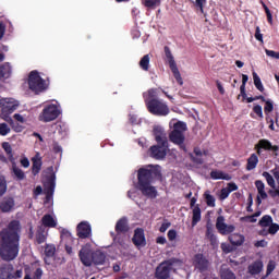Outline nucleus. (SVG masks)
Masks as SVG:
<instances>
[{
	"mask_svg": "<svg viewBox=\"0 0 279 279\" xmlns=\"http://www.w3.org/2000/svg\"><path fill=\"white\" fill-rule=\"evenodd\" d=\"M21 222L12 220L5 229L0 232V256L2 260H14L19 256V243L21 241Z\"/></svg>",
	"mask_w": 279,
	"mask_h": 279,
	"instance_id": "f257e3e1",
	"label": "nucleus"
},
{
	"mask_svg": "<svg viewBox=\"0 0 279 279\" xmlns=\"http://www.w3.org/2000/svg\"><path fill=\"white\" fill-rule=\"evenodd\" d=\"M156 175H158V172L151 167L140 168L137 171V189L148 199H156L158 197V190L151 185Z\"/></svg>",
	"mask_w": 279,
	"mask_h": 279,
	"instance_id": "f03ea898",
	"label": "nucleus"
},
{
	"mask_svg": "<svg viewBox=\"0 0 279 279\" xmlns=\"http://www.w3.org/2000/svg\"><path fill=\"white\" fill-rule=\"evenodd\" d=\"M160 88H150L143 94L145 106L150 114L155 117H167L169 114V106L162 99L158 98Z\"/></svg>",
	"mask_w": 279,
	"mask_h": 279,
	"instance_id": "7ed1b4c3",
	"label": "nucleus"
},
{
	"mask_svg": "<svg viewBox=\"0 0 279 279\" xmlns=\"http://www.w3.org/2000/svg\"><path fill=\"white\" fill-rule=\"evenodd\" d=\"M189 128L186 124L182 121H178L173 124L172 131L169 133V141L170 143H173V145H178L179 149L184 151L186 154V144H184V141H186V136L184 135V132H186Z\"/></svg>",
	"mask_w": 279,
	"mask_h": 279,
	"instance_id": "20e7f679",
	"label": "nucleus"
},
{
	"mask_svg": "<svg viewBox=\"0 0 279 279\" xmlns=\"http://www.w3.org/2000/svg\"><path fill=\"white\" fill-rule=\"evenodd\" d=\"M28 88L35 95H40V93H45L49 88V78L45 81V78L40 77L38 71L34 70L28 75Z\"/></svg>",
	"mask_w": 279,
	"mask_h": 279,
	"instance_id": "39448f33",
	"label": "nucleus"
},
{
	"mask_svg": "<svg viewBox=\"0 0 279 279\" xmlns=\"http://www.w3.org/2000/svg\"><path fill=\"white\" fill-rule=\"evenodd\" d=\"M254 150L256 151L257 156H265V154H263L264 151H267L268 154H270V156L272 158H278L279 154V146L278 145H274L271 143V141L267 140V138H262L259 140L255 146H254Z\"/></svg>",
	"mask_w": 279,
	"mask_h": 279,
	"instance_id": "423d86ee",
	"label": "nucleus"
},
{
	"mask_svg": "<svg viewBox=\"0 0 279 279\" xmlns=\"http://www.w3.org/2000/svg\"><path fill=\"white\" fill-rule=\"evenodd\" d=\"M60 117V109L58 105L51 104L46 106L40 112L38 119L43 123H51V121H56Z\"/></svg>",
	"mask_w": 279,
	"mask_h": 279,
	"instance_id": "0eeeda50",
	"label": "nucleus"
},
{
	"mask_svg": "<svg viewBox=\"0 0 279 279\" xmlns=\"http://www.w3.org/2000/svg\"><path fill=\"white\" fill-rule=\"evenodd\" d=\"M47 171H49V173L51 174L48 177L47 182L45 183V204L51 202V199L53 198V193H56V172H53V166L48 167Z\"/></svg>",
	"mask_w": 279,
	"mask_h": 279,
	"instance_id": "6e6552de",
	"label": "nucleus"
},
{
	"mask_svg": "<svg viewBox=\"0 0 279 279\" xmlns=\"http://www.w3.org/2000/svg\"><path fill=\"white\" fill-rule=\"evenodd\" d=\"M175 259H167L162 262L155 272V278L157 279H169L171 276V267H173Z\"/></svg>",
	"mask_w": 279,
	"mask_h": 279,
	"instance_id": "1a4fd4ad",
	"label": "nucleus"
},
{
	"mask_svg": "<svg viewBox=\"0 0 279 279\" xmlns=\"http://www.w3.org/2000/svg\"><path fill=\"white\" fill-rule=\"evenodd\" d=\"M19 108V102L12 98H1L0 99V112L8 117V114H12L14 110Z\"/></svg>",
	"mask_w": 279,
	"mask_h": 279,
	"instance_id": "9d476101",
	"label": "nucleus"
},
{
	"mask_svg": "<svg viewBox=\"0 0 279 279\" xmlns=\"http://www.w3.org/2000/svg\"><path fill=\"white\" fill-rule=\"evenodd\" d=\"M167 149H169V144H157L149 148V156L155 160H162L167 157Z\"/></svg>",
	"mask_w": 279,
	"mask_h": 279,
	"instance_id": "9b49d317",
	"label": "nucleus"
},
{
	"mask_svg": "<svg viewBox=\"0 0 279 279\" xmlns=\"http://www.w3.org/2000/svg\"><path fill=\"white\" fill-rule=\"evenodd\" d=\"M94 252L95 251H93L90 248V246H88V245H85L81 248V251L78 253V258L85 267H92L93 266V254H94Z\"/></svg>",
	"mask_w": 279,
	"mask_h": 279,
	"instance_id": "f8f14e48",
	"label": "nucleus"
},
{
	"mask_svg": "<svg viewBox=\"0 0 279 279\" xmlns=\"http://www.w3.org/2000/svg\"><path fill=\"white\" fill-rule=\"evenodd\" d=\"M216 229L218 230L219 234H232L234 232L235 227L234 225H227L226 218L223 216H218L216 220Z\"/></svg>",
	"mask_w": 279,
	"mask_h": 279,
	"instance_id": "ddd939ff",
	"label": "nucleus"
},
{
	"mask_svg": "<svg viewBox=\"0 0 279 279\" xmlns=\"http://www.w3.org/2000/svg\"><path fill=\"white\" fill-rule=\"evenodd\" d=\"M193 266L195 269H198L201 274H204V271H208V268L210 267V262L204 254H196L194 256Z\"/></svg>",
	"mask_w": 279,
	"mask_h": 279,
	"instance_id": "4468645a",
	"label": "nucleus"
},
{
	"mask_svg": "<svg viewBox=\"0 0 279 279\" xmlns=\"http://www.w3.org/2000/svg\"><path fill=\"white\" fill-rule=\"evenodd\" d=\"M78 239H90L93 236V228L88 221H82L76 227Z\"/></svg>",
	"mask_w": 279,
	"mask_h": 279,
	"instance_id": "2eb2a0df",
	"label": "nucleus"
},
{
	"mask_svg": "<svg viewBox=\"0 0 279 279\" xmlns=\"http://www.w3.org/2000/svg\"><path fill=\"white\" fill-rule=\"evenodd\" d=\"M132 241L136 247H145V245H147V240L145 239V231L142 228L135 229Z\"/></svg>",
	"mask_w": 279,
	"mask_h": 279,
	"instance_id": "dca6fc26",
	"label": "nucleus"
},
{
	"mask_svg": "<svg viewBox=\"0 0 279 279\" xmlns=\"http://www.w3.org/2000/svg\"><path fill=\"white\" fill-rule=\"evenodd\" d=\"M153 134L158 145L169 144V141L167 140V133H165V129H162L161 126H154Z\"/></svg>",
	"mask_w": 279,
	"mask_h": 279,
	"instance_id": "f3484780",
	"label": "nucleus"
},
{
	"mask_svg": "<svg viewBox=\"0 0 279 279\" xmlns=\"http://www.w3.org/2000/svg\"><path fill=\"white\" fill-rule=\"evenodd\" d=\"M12 162V167H11V175L13 178V180H16V182H23V180H25L26 175L25 172L23 171V169L19 168V166H16L15 161H11Z\"/></svg>",
	"mask_w": 279,
	"mask_h": 279,
	"instance_id": "a211bd4d",
	"label": "nucleus"
},
{
	"mask_svg": "<svg viewBox=\"0 0 279 279\" xmlns=\"http://www.w3.org/2000/svg\"><path fill=\"white\" fill-rule=\"evenodd\" d=\"M117 234H125L130 232V226L128 225V218L122 217L116 223Z\"/></svg>",
	"mask_w": 279,
	"mask_h": 279,
	"instance_id": "6ab92c4d",
	"label": "nucleus"
},
{
	"mask_svg": "<svg viewBox=\"0 0 279 279\" xmlns=\"http://www.w3.org/2000/svg\"><path fill=\"white\" fill-rule=\"evenodd\" d=\"M32 173L33 175H38L40 173V169H43V157L40 156V154H36L33 158H32Z\"/></svg>",
	"mask_w": 279,
	"mask_h": 279,
	"instance_id": "aec40b11",
	"label": "nucleus"
},
{
	"mask_svg": "<svg viewBox=\"0 0 279 279\" xmlns=\"http://www.w3.org/2000/svg\"><path fill=\"white\" fill-rule=\"evenodd\" d=\"M47 235H48V233H47L45 227L38 226L37 231L35 233V241H36L37 245H43V243H46Z\"/></svg>",
	"mask_w": 279,
	"mask_h": 279,
	"instance_id": "412c9836",
	"label": "nucleus"
},
{
	"mask_svg": "<svg viewBox=\"0 0 279 279\" xmlns=\"http://www.w3.org/2000/svg\"><path fill=\"white\" fill-rule=\"evenodd\" d=\"M41 226L43 228H57L58 221L54 220L51 214H46L41 218Z\"/></svg>",
	"mask_w": 279,
	"mask_h": 279,
	"instance_id": "4be33fe9",
	"label": "nucleus"
},
{
	"mask_svg": "<svg viewBox=\"0 0 279 279\" xmlns=\"http://www.w3.org/2000/svg\"><path fill=\"white\" fill-rule=\"evenodd\" d=\"M106 263V253L101 251H94L92 256V265H104Z\"/></svg>",
	"mask_w": 279,
	"mask_h": 279,
	"instance_id": "5701e85b",
	"label": "nucleus"
},
{
	"mask_svg": "<svg viewBox=\"0 0 279 279\" xmlns=\"http://www.w3.org/2000/svg\"><path fill=\"white\" fill-rule=\"evenodd\" d=\"M14 198H3V201L0 203V210L1 213H10L12 208H14Z\"/></svg>",
	"mask_w": 279,
	"mask_h": 279,
	"instance_id": "b1692460",
	"label": "nucleus"
},
{
	"mask_svg": "<svg viewBox=\"0 0 279 279\" xmlns=\"http://www.w3.org/2000/svg\"><path fill=\"white\" fill-rule=\"evenodd\" d=\"M229 241L231 245L240 247V245H243V243H245V236H243V234L232 233L229 235Z\"/></svg>",
	"mask_w": 279,
	"mask_h": 279,
	"instance_id": "393cba45",
	"label": "nucleus"
},
{
	"mask_svg": "<svg viewBox=\"0 0 279 279\" xmlns=\"http://www.w3.org/2000/svg\"><path fill=\"white\" fill-rule=\"evenodd\" d=\"M263 271V262L262 260H256L253 264L248 266V274L251 276H258Z\"/></svg>",
	"mask_w": 279,
	"mask_h": 279,
	"instance_id": "a878e982",
	"label": "nucleus"
},
{
	"mask_svg": "<svg viewBox=\"0 0 279 279\" xmlns=\"http://www.w3.org/2000/svg\"><path fill=\"white\" fill-rule=\"evenodd\" d=\"M12 75V65H10V62H5L0 65V80H8Z\"/></svg>",
	"mask_w": 279,
	"mask_h": 279,
	"instance_id": "bb28decb",
	"label": "nucleus"
},
{
	"mask_svg": "<svg viewBox=\"0 0 279 279\" xmlns=\"http://www.w3.org/2000/svg\"><path fill=\"white\" fill-rule=\"evenodd\" d=\"M256 167H258V154L253 153L247 159L246 171H253Z\"/></svg>",
	"mask_w": 279,
	"mask_h": 279,
	"instance_id": "cd10ccee",
	"label": "nucleus"
},
{
	"mask_svg": "<svg viewBox=\"0 0 279 279\" xmlns=\"http://www.w3.org/2000/svg\"><path fill=\"white\" fill-rule=\"evenodd\" d=\"M202 221V208L199 205L194 206L193 208V216H192V228H195L197 223Z\"/></svg>",
	"mask_w": 279,
	"mask_h": 279,
	"instance_id": "c85d7f7f",
	"label": "nucleus"
},
{
	"mask_svg": "<svg viewBox=\"0 0 279 279\" xmlns=\"http://www.w3.org/2000/svg\"><path fill=\"white\" fill-rule=\"evenodd\" d=\"M44 254H45V263L47 265H49V258H53V256H56V245L53 244H46L45 246V251H44Z\"/></svg>",
	"mask_w": 279,
	"mask_h": 279,
	"instance_id": "c756f323",
	"label": "nucleus"
},
{
	"mask_svg": "<svg viewBox=\"0 0 279 279\" xmlns=\"http://www.w3.org/2000/svg\"><path fill=\"white\" fill-rule=\"evenodd\" d=\"M165 56L167 58L168 64L171 68L177 66L175 59L173 58V53H171V48L169 46L163 47Z\"/></svg>",
	"mask_w": 279,
	"mask_h": 279,
	"instance_id": "7c9ffc66",
	"label": "nucleus"
},
{
	"mask_svg": "<svg viewBox=\"0 0 279 279\" xmlns=\"http://www.w3.org/2000/svg\"><path fill=\"white\" fill-rule=\"evenodd\" d=\"M210 179L211 180H230V177H228V174L223 173L222 171L213 170L210 172Z\"/></svg>",
	"mask_w": 279,
	"mask_h": 279,
	"instance_id": "2f4dec72",
	"label": "nucleus"
},
{
	"mask_svg": "<svg viewBox=\"0 0 279 279\" xmlns=\"http://www.w3.org/2000/svg\"><path fill=\"white\" fill-rule=\"evenodd\" d=\"M2 149H4L10 162H14V153H12V145L10 143H2Z\"/></svg>",
	"mask_w": 279,
	"mask_h": 279,
	"instance_id": "473e14b6",
	"label": "nucleus"
},
{
	"mask_svg": "<svg viewBox=\"0 0 279 279\" xmlns=\"http://www.w3.org/2000/svg\"><path fill=\"white\" fill-rule=\"evenodd\" d=\"M253 82L257 90L259 93H265V86H263V82L260 81V76L256 72H253Z\"/></svg>",
	"mask_w": 279,
	"mask_h": 279,
	"instance_id": "72a5a7b5",
	"label": "nucleus"
},
{
	"mask_svg": "<svg viewBox=\"0 0 279 279\" xmlns=\"http://www.w3.org/2000/svg\"><path fill=\"white\" fill-rule=\"evenodd\" d=\"M272 223H274V218H271V216L269 215H265L259 220L258 226H260V228H269V226Z\"/></svg>",
	"mask_w": 279,
	"mask_h": 279,
	"instance_id": "f704fd0d",
	"label": "nucleus"
},
{
	"mask_svg": "<svg viewBox=\"0 0 279 279\" xmlns=\"http://www.w3.org/2000/svg\"><path fill=\"white\" fill-rule=\"evenodd\" d=\"M203 197H204V199H205L207 206H209V208H215V202H216V199H215V196H213V195L210 194V191H206V192L204 193Z\"/></svg>",
	"mask_w": 279,
	"mask_h": 279,
	"instance_id": "c9c22d12",
	"label": "nucleus"
},
{
	"mask_svg": "<svg viewBox=\"0 0 279 279\" xmlns=\"http://www.w3.org/2000/svg\"><path fill=\"white\" fill-rule=\"evenodd\" d=\"M170 70L172 71L173 77L177 80L178 84L180 86H183L184 81L182 80V74H180L178 65H173L172 68H170Z\"/></svg>",
	"mask_w": 279,
	"mask_h": 279,
	"instance_id": "e433bc0d",
	"label": "nucleus"
},
{
	"mask_svg": "<svg viewBox=\"0 0 279 279\" xmlns=\"http://www.w3.org/2000/svg\"><path fill=\"white\" fill-rule=\"evenodd\" d=\"M220 277L221 279H236V275L229 268H222L220 270Z\"/></svg>",
	"mask_w": 279,
	"mask_h": 279,
	"instance_id": "4c0bfd02",
	"label": "nucleus"
},
{
	"mask_svg": "<svg viewBox=\"0 0 279 279\" xmlns=\"http://www.w3.org/2000/svg\"><path fill=\"white\" fill-rule=\"evenodd\" d=\"M149 60H150L149 54H145L140 60V69H142V71H149Z\"/></svg>",
	"mask_w": 279,
	"mask_h": 279,
	"instance_id": "58836bf2",
	"label": "nucleus"
},
{
	"mask_svg": "<svg viewBox=\"0 0 279 279\" xmlns=\"http://www.w3.org/2000/svg\"><path fill=\"white\" fill-rule=\"evenodd\" d=\"M161 0H145V8H149L150 10H156V8H160Z\"/></svg>",
	"mask_w": 279,
	"mask_h": 279,
	"instance_id": "ea45409f",
	"label": "nucleus"
},
{
	"mask_svg": "<svg viewBox=\"0 0 279 279\" xmlns=\"http://www.w3.org/2000/svg\"><path fill=\"white\" fill-rule=\"evenodd\" d=\"M263 178H265L268 186H271V189H276V180H274V177L269 172H263Z\"/></svg>",
	"mask_w": 279,
	"mask_h": 279,
	"instance_id": "a19ab883",
	"label": "nucleus"
},
{
	"mask_svg": "<svg viewBox=\"0 0 279 279\" xmlns=\"http://www.w3.org/2000/svg\"><path fill=\"white\" fill-rule=\"evenodd\" d=\"M11 129L8 125V123L3 122L0 123V136H8V134H10Z\"/></svg>",
	"mask_w": 279,
	"mask_h": 279,
	"instance_id": "79ce46f5",
	"label": "nucleus"
},
{
	"mask_svg": "<svg viewBox=\"0 0 279 279\" xmlns=\"http://www.w3.org/2000/svg\"><path fill=\"white\" fill-rule=\"evenodd\" d=\"M8 191V182L0 177V197H3Z\"/></svg>",
	"mask_w": 279,
	"mask_h": 279,
	"instance_id": "37998d69",
	"label": "nucleus"
},
{
	"mask_svg": "<svg viewBox=\"0 0 279 279\" xmlns=\"http://www.w3.org/2000/svg\"><path fill=\"white\" fill-rule=\"evenodd\" d=\"M264 104V112L266 116H269L270 112H274V102L271 100H266Z\"/></svg>",
	"mask_w": 279,
	"mask_h": 279,
	"instance_id": "c03bdc74",
	"label": "nucleus"
},
{
	"mask_svg": "<svg viewBox=\"0 0 279 279\" xmlns=\"http://www.w3.org/2000/svg\"><path fill=\"white\" fill-rule=\"evenodd\" d=\"M10 268L8 267V265H3L0 267V278L1 279H5L10 277Z\"/></svg>",
	"mask_w": 279,
	"mask_h": 279,
	"instance_id": "a18cd8bd",
	"label": "nucleus"
},
{
	"mask_svg": "<svg viewBox=\"0 0 279 279\" xmlns=\"http://www.w3.org/2000/svg\"><path fill=\"white\" fill-rule=\"evenodd\" d=\"M263 8L266 12V16H267V21H268L269 25H274V16L271 15V11L265 3H263Z\"/></svg>",
	"mask_w": 279,
	"mask_h": 279,
	"instance_id": "49530a36",
	"label": "nucleus"
},
{
	"mask_svg": "<svg viewBox=\"0 0 279 279\" xmlns=\"http://www.w3.org/2000/svg\"><path fill=\"white\" fill-rule=\"evenodd\" d=\"M206 3V0H195L194 1V8H196V10H199V12H202V14H204V4Z\"/></svg>",
	"mask_w": 279,
	"mask_h": 279,
	"instance_id": "de8ad7c7",
	"label": "nucleus"
},
{
	"mask_svg": "<svg viewBox=\"0 0 279 279\" xmlns=\"http://www.w3.org/2000/svg\"><path fill=\"white\" fill-rule=\"evenodd\" d=\"M253 112L256 114L259 119H263V107L260 105H254Z\"/></svg>",
	"mask_w": 279,
	"mask_h": 279,
	"instance_id": "09e8293b",
	"label": "nucleus"
},
{
	"mask_svg": "<svg viewBox=\"0 0 279 279\" xmlns=\"http://www.w3.org/2000/svg\"><path fill=\"white\" fill-rule=\"evenodd\" d=\"M9 123H10L12 130H14V132H23V126H21L16 122H14V120H12V118L9 120Z\"/></svg>",
	"mask_w": 279,
	"mask_h": 279,
	"instance_id": "8fccbe9b",
	"label": "nucleus"
},
{
	"mask_svg": "<svg viewBox=\"0 0 279 279\" xmlns=\"http://www.w3.org/2000/svg\"><path fill=\"white\" fill-rule=\"evenodd\" d=\"M279 231V225L278 223H271L268 226V234H276Z\"/></svg>",
	"mask_w": 279,
	"mask_h": 279,
	"instance_id": "3c124183",
	"label": "nucleus"
},
{
	"mask_svg": "<svg viewBox=\"0 0 279 279\" xmlns=\"http://www.w3.org/2000/svg\"><path fill=\"white\" fill-rule=\"evenodd\" d=\"M265 53H266V56H268V58H274L275 60H279V52L266 49Z\"/></svg>",
	"mask_w": 279,
	"mask_h": 279,
	"instance_id": "603ef678",
	"label": "nucleus"
},
{
	"mask_svg": "<svg viewBox=\"0 0 279 279\" xmlns=\"http://www.w3.org/2000/svg\"><path fill=\"white\" fill-rule=\"evenodd\" d=\"M227 190H228L229 193H232L234 191H239V185H236V183H234V182H230L227 185Z\"/></svg>",
	"mask_w": 279,
	"mask_h": 279,
	"instance_id": "864d4df0",
	"label": "nucleus"
},
{
	"mask_svg": "<svg viewBox=\"0 0 279 279\" xmlns=\"http://www.w3.org/2000/svg\"><path fill=\"white\" fill-rule=\"evenodd\" d=\"M177 236H178V231H175L174 229H171L168 231L169 241H175Z\"/></svg>",
	"mask_w": 279,
	"mask_h": 279,
	"instance_id": "5fc2aeb1",
	"label": "nucleus"
},
{
	"mask_svg": "<svg viewBox=\"0 0 279 279\" xmlns=\"http://www.w3.org/2000/svg\"><path fill=\"white\" fill-rule=\"evenodd\" d=\"M230 196V192L227 190V187L222 189L220 191V199H228V197Z\"/></svg>",
	"mask_w": 279,
	"mask_h": 279,
	"instance_id": "6e6d98bb",
	"label": "nucleus"
},
{
	"mask_svg": "<svg viewBox=\"0 0 279 279\" xmlns=\"http://www.w3.org/2000/svg\"><path fill=\"white\" fill-rule=\"evenodd\" d=\"M255 38L259 43H263V34L260 33V27L259 26H257L256 29H255Z\"/></svg>",
	"mask_w": 279,
	"mask_h": 279,
	"instance_id": "4d7b16f0",
	"label": "nucleus"
},
{
	"mask_svg": "<svg viewBox=\"0 0 279 279\" xmlns=\"http://www.w3.org/2000/svg\"><path fill=\"white\" fill-rule=\"evenodd\" d=\"M255 186L257 191H265V183L262 180L255 181Z\"/></svg>",
	"mask_w": 279,
	"mask_h": 279,
	"instance_id": "13d9d810",
	"label": "nucleus"
},
{
	"mask_svg": "<svg viewBox=\"0 0 279 279\" xmlns=\"http://www.w3.org/2000/svg\"><path fill=\"white\" fill-rule=\"evenodd\" d=\"M169 228H171V222H163L161 225V227L159 228V232H167V230H169Z\"/></svg>",
	"mask_w": 279,
	"mask_h": 279,
	"instance_id": "bf43d9fd",
	"label": "nucleus"
},
{
	"mask_svg": "<svg viewBox=\"0 0 279 279\" xmlns=\"http://www.w3.org/2000/svg\"><path fill=\"white\" fill-rule=\"evenodd\" d=\"M52 150L54 154H62V146L58 145V143H53Z\"/></svg>",
	"mask_w": 279,
	"mask_h": 279,
	"instance_id": "052dcab7",
	"label": "nucleus"
},
{
	"mask_svg": "<svg viewBox=\"0 0 279 279\" xmlns=\"http://www.w3.org/2000/svg\"><path fill=\"white\" fill-rule=\"evenodd\" d=\"M216 86H217L220 95H226V89L223 88V85L221 84V81H216Z\"/></svg>",
	"mask_w": 279,
	"mask_h": 279,
	"instance_id": "680f3d73",
	"label": "nucleus"
},
{
	"mask_svg": "<svg viewBox=\"0 0 279 279\" xmlns=\"http://www.w3.org/2000/svg\"><path fill=\"white\" fill-rule=\"evenodd\" d=\"M20 163L22 165V167H24V169H27L29 167V159L27 157H23L20 160Z\"/></svg>",
	"mask_w": 279,
	"mask_h": 279,
	"instance_id": "e2e57ef3",
	"label": "nucleus"
},
{
	"mask_svg": "<svg viewBox=\"0 0 279 279\" xmlns=\"http://www.w3.org/2000/svg\"><path fill=\"white\" fill-rule=\"evenodd\" d=\"M13 119H15V121H17V123H24L25 122V118L20 113H15L13 116Z\"/></svg>",
	"mask_w": 279,
	"mask_h": 279,
	"instance_id": "0e129e2a",
	"label": "nucleus"
},
{
	"mask_svg": "<svg viewBox=\"0 0 279 279\" xmlns=\"http://www.w3.org/2000/svg\"><path fill=\"white\" fill-rule=\"evenodd\" d=\"M156 243H157L158 245H165V244H167V238L160 235V236H158V238L156 239Z\"/></svg>",
	"mask_w": 279,
	"mask_h": 279,
	"instance_id": "69168bd1",
	"label": "nucleus"
},
{
	"mask_svg": "<svg viewBox=\"0 0 279 279\" xmlns=\"http://www.w3.org/2000/svg\"><path fill=\"white\" fill-rule=\"evenodd\" d=\"M192 160L193 162H195V165H204V158L202 157L195 156V157H192Z\"/></svg>",
	"mask_w": 279,
	"mask_h": 279,
	"instance_id": "338daca9",
	"label": "nucleus"
},
{
	"mask_svg": "<svg viewBox=\"0 0 279 279\" xmlns=\"http://www.w3.org/2000/svg\"><path fill=\"white\" fill-rule=\"evenodd\" d=\"M271 173H272L275 180H277V182H279V167L272 169Z\"/></svg>",
	"mask_w": 279,
	"mask_h": 279,
	"instance_id": "774afa93",
	"label": "nucleus"
}]
</instances>
